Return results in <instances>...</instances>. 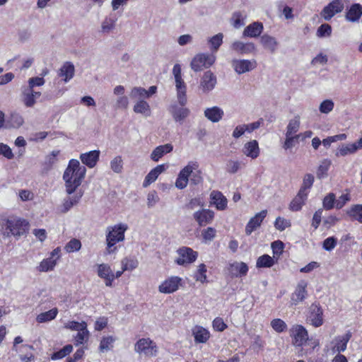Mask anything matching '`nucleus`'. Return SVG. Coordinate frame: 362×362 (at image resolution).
<instances>
[{
	"instance_id": "nucleus-1",
	"label": "nucleus",
	"mask_w": 362,
	"mask_h": 362,
	"mask_svg": "<svg viewBox=\"0 0 362 362\" xmlns=\"http://www.w3.org/2000/svg\"><path fill=\"white\" fill-rule=\"evenodd\" d=\"M86 173L85 166L81 165L78 160L71 159L64 171L63 179L65 182L66 192L72 194L81 185Z\"/></svg>"
},
{
	"instance_id": "nucleus-2",
	"label": "nucleus",
	"mask_w": 362,
	"mask_h": 362,
	"mask_svg": "<svg viewBox=\"0 0 362 362\" xmlns=\"http://www.w3.org/2000/svg\"><path fill=\"white\" fill-rule=\"evenodd\" d=\"M4 221V236L21 237L25 235L29 230V222L25 218L11 216Z\"/></svg>"
},
{
	"instance_id": "nucleus-3",
	"label": "nucleus",
	"mask_w": 362,
	"mask_h": 362,
	"mask_svg": "<svg viewBox=\"0 0 362 362\" xmlns=\"http://www.w3.org/2000/svg\"><path fill=\"white\" fill-rule=\"evenodd\" d=\"M128 226L125 223H119L114 226L107 228V233L106 235L107 252L111 254L114 252L116 247H114L117 243L124 240V233L127 230Z\"/></svg>"
},
{
	"instance_id": "nucleus-4",
	"label": "nucleus",
	"mask_w": 362,
	"mask_h": 362,
	"mask_svg": "<svg viewBox=\"0 0 362 362\" xmlns=\"http://www.w3.org/2000/svg\"><path fill=\"white\" fill-rule=\"evenodd\" d=\"M216 61L213 54H198L192 59L190 66L194 71H200L212 66Z\"/></svg>"
},
{
	"instance_id": "nucleus-5",
	"label": "nucleus",
	"mask_w": 362,
	"mask_h": 362,
	"mask_svg": "<svg viewBox=\"0 0 362 362\" xmlns=\"http://www.w3.org/2000/svg\"><path fill=\"white\" fill-rule=\"evenodd\" d=\"M134 351L140 355L151 357L156 355L157 346L149 338H142L134 344Z\"/></svg>"
},
{
	"instance_id": "nucleus-6",
	"label": "nucleus",
	"mask_w": 362,
	"mask_h": 362,
	"mask_svg": "<svg viewBox=\"0 0 362 362\" xmlns=\"http://www.w3.org/2000/svg\"><path fill=\"white\" fill-rule=\"evenodd\" d=\"M290 333L293 338V344L296 346H303L308 339V331L300 325H293L290 329Z\"/></svg>"
},
{
	"instance_id": "nucleus-7",
	"label": "nucleus",
	"mask_w": 362,
	"mask_h": 362,
	"mask_svg": "<svg viewBox=\"0 0 362 362\" xmlns=\"http://www.w3.org/2000/svg\"><path fill=\"white\" fill-rule=\"evenodd\" d=\"M178 257L175 262L178 265H185L194 262L198 256V253L192 248L182 247L177 250Z\"/></svg>"
},
{
	"instance_id": "nucleus-8",
	"label": "nucleus",
	"mask_w": 362,
	"mask_h": 362,
	"mask_svg": "<svg viewBox=\"0 0 362 362\" xmlns=\"http://www.w3.org/2000/svg\"><path fill=\"white\" fill-rule=\"evenodd\" d=\"M307 320L315 327L323 324V310L319 303H314L310 305Z\"/></svg>"
},
{
	"instance_id": "nucleus-9",
	"label": "nucleus",
	"mask_w": 362,
	"mask_h": 362,
	"mask_svg": "<svg viewBox=\"0 0 362 362\" xmlns=\"http://www.w3.org/2000/svg\"><path fill=\"white\" fill-rule=\"evenodd\" d=\"M232 67L238 74H243L249 72L257 67L255 60L247 59H233L231 62Z\"/></svg>"
},
{
	"instance_id": "nucleus-10",
	"label": "nucleus",
	"mask_w": 362,
	"mask_h": 362,
	"mask_svg": "<svg viewBox=\"0 0 362 362\" xmlns=\"http://www.w3.org/2000/svg\"><path fill=\"white\" fill-rule=\"evenodd\" d=\"M217 83V78L216 75L211 71L204 72L201 78L199 89L204 93H208L215 88Z\"/></svg>"
},
{
	"instance_id": "nucleus-11",
	"label": "nucleus",
	"mask_w": 362,
	"mask_h": 362,
	"mask_svg": "<svg viewBox=\"0 0 362 362\" xmlns=\"http://www.w3.org/2000/svg\"><path fill=\"white\" fill-rule=\"evenodd\" d=\"M344 9V3L341 0H333L321 11V16L326 21H329L335 14L341 12Z\"/></svg>"
},
{
	"instance_id": "nucleus-12",
	"label": "nucleus",
	"mask_w": 362,
	"mask_h": 362,
	"mask_svg": "<svg viewBox=\"0 0 362 362\" xmlns=\"http://www.w3.org/2000/svg\"><path fill=\"white\" fill-rule=\"evenodd\" d=\"M181 282V278L178 276H170L158 286V291L162 293H174L179 288Z\"/></svg>"
},
{
	"instance_id": "nucleus-13",
	"label": "nucleus",
	"mask_w": 362,
	"mask_h": 362,
	"mask_svg": "<svg viewBox=\"0 0 362 362\" xmlns=\"http://www.w3.org/2000/svg\"><path fill=\"white\" fill-rule=\"evenodd\" d=\"M193 217L200 226H204L212 222L214 212L210 209H201L194 213Z\"/></svg>"
},
{
	"instance_id": "nucleus-14",
	"label": "nucleus",
	"mask_w": 362,
	"mask_h": 362,
	"mask_svg": "<svg viewBox=\"0 0 362 362\" xmlns=\"http://www.w3.org/2000/svg\"><path fill=\"white\" fill-rule=\"evenodd\" d=\"M267 214V211L262 210L250 219L245 227V233L247 235H250L255 230L261 226Z\"/></svg>"
},
{
	"instance_id": "nucleus-15",
	"label": "nucleus",
	"mask_w": 362,
	"mask_h": 362,
	"mask_svg": "<svg viewBox=\"0 0 362 362\" xmlns=\"http://www.w3.org/2000/svg\"><path fill=\"white\" fill-rule=\"evenodd\" d=\"M98 275L101 279L105 280V285L107 286H112V281L115 279V274L107 264H98Z\"/></svg>"
},
{
	"instance_id": "nucleus-16",
	"label": "nucleus",
	"mask_w": 362,
	"mask_h": 362,
	"mask_svg": "<svg viewBox=\"0 0 362 362\" xmlns=\"http://www.w3.org/2000/svg\"><path fill=\"white\" fill-rule=\"evenodd\" d=\"M169 111L173 119L180 124L183 123V121L189 116L190 112L188 108L183 106L178 107L177 105H172L169 108Z\"/></svg>"
},
{
	"instance_id": "nucleus-17",
	"label": "nucleus",
	"mask_w": 362,
	"mask_h": 362,
	"mask_svg": "<svg viewBox=\"0 0 362 362\" xmlns=\"http://www.w3.org/2000/svg\"><path fill=\"white\" fill-rule=\"evenodd\" d=\"M210 204L214 205L218 210H224L227 207V199L219 191H212L210 194Z\"/></svg>"
},
{
	"instance_id": "nucleus-18",
	"label": "nucleus",
	"mask_w": 362,
	"mask_h": 362,
	"mask_svg": "<svg viewBox=\"0 0 362 362\" xmlns=\"http://www.w3.org/2000/svg\"><path fill=\"white\" fill-rule=\"evenodd\" d=\"M307 283L305 281H300L292 294L291 301L294 305L302 302L307 296Z\"/></svg>"
},
{
	"instance_id": "nucleus-19",
	"label": "nucleus",
	"mask_w": 362,
	"mask_h": 362,
	"mask_svg": "<svg viewBox=\"0 0 362 362\" xmlns=\"http://www.w3.org/2000/svg\"><path fill=\"white\" fill-rule=\"evenodd\" d=\"M76 193L71 196V194H69V197L64 199V202L62 206V212L66 213L69 211L74 205L77 204L80 199H81L83 192L81 190L75 192Z\"/></svg>"
},
{
	"instance_id": "nucleus-20",
	"label": "nucleus",
	"mask_w": 362,
	"mask_h": 362,
	"mask_svg": "<svg viewBox=\"0 0 362 362\" xmlns=\"http://www.w3.org/2000/svg\"><path fill=\"white\" fill-rule=\"evenodd\" d=\"M230 48L237 53L244 54L253 52L255 49V46L252 42L244 43L236 40L232 43Z\"/></svg>"
},
{
	"instance_id": "nucleus-21",
	"label": "nucleus",
	"mask_w": 362,
	"mask_h": 362,
	"mask_svg": "<svg viewBox=\"0 0 362 362\" xmlns=\"http://www.w3.org/2000/svg\"><path fill=\"white\" fill-rule=\"evenodd\" d=\"M74 64L70 62H66L59 69L58 76L62 78L64 83H67L74 77Z\"/></svg>"
},
{
	"instance_id": "nucleus-22",
	"label": "nucleus",
	"mask_w": 362,
	"mask_h": 362,
	"mask_svg": "<svg viewBox=\"0 0 362 362\" xmlns=\"http://www.w3.org/2000/svg\"><path fill=\"white\" fill-rule=\"evenodd\" d=\"M362 16V6L359 4H354L348 9L345 18L349 22H358Z\"/></svg>"
},
{
	"instance_id": "nucleus-23",
	"label": "nucleus",
	"mask_w": 362,
	"mask_h": 362,
	"mask_svg": "<svg viewBox=\"0 0 362 362\" xmlns=\"http://www.w3.org/2000/svg\"><path fill=\"white\" fill-rule=\"evenodd\" d=\"M99 156L100 151L94 150L81 154L80 158L84 165H87L88 168H93L96 165Z\"/></svg>"
},
{
	"instance_id": "nucleus-24",
	"label": "nucleus",
	"mask_w": 362,
	"mask_h": 362,
	"mask_svg": "<svg viewBox=\"0 0 362 362\" xmlns=\"http://www.w3.org/2000/svg\"><path fill=\"white\" fill-rule=\"evenodd\" d=\"M165 168L163 164L158 165L153 169H152L145 177L144 181L143 182V187H147L151 183L154 182L158 177L165 171Z\"/></svg>"
},
{
	"instance_id": "nucleus-25",
	"label": "nucleus",
	"mask_w": 362,
	"mask_h": 362,
	"mask_svg": "<svg viewBox=\"0 0 362 362\" xmlns=\"http://www.w3.org/2000/svg\"><path fill=\"white\" fill-rule=\"evenodd\" d=\"M263 28L262 23L254 22L245 28L243 35L244 37H257L262 33Z\"/></svg>"
},
{
	"instance_id": "nucleus-26",
	"label": "nucleus",
	"mask_w": 362,
	"mask_h": 362,
	"mask_svg": "<svg viewBox=\"0 0 362 362\" xmlns=\"http://www.w3.org/2000/svg\"><path fill=\"white\" fill-rule=\"evenodd\" d=\"M243 153L247 157L255 159L259 156V148L256 140H252L244 145Z\"/></svg>"
},
{
	"instance_id": "nucleus-27",
	"label": "nucleus",
	"mask_w": 362,
	"mask_h": 362,
	"mask_svg": "<svg viewBox=\"0 0 362 362\" xmlns=\"http://www.w3.org/2000/svg\"><path fill=\"white\" fill-rule=\"evenodd\" d=\"M21 98L26 107H33L36 103V100L33 98V90L25 86L21 87Z\"/></svg>"
},
{
	"instance_id": "nucleus-28",
	"label": "nucleus",
	"mask_w": 362,
	"mask_h": 362,
	"mask_svg": "<svg viewBox=\"0 0 362 362\" xmlns=\"http://www.w3.org/2000/svg\"><path fill=\"white\" fill-rule=\"evenodd\" d=\"M204 116L212 122H218L222 119L223 111L220 107L214 106L206 108L204 110Z\"/></svg>"
},
{
	"instance_id": "nucleus-29",
	"label": "nucleus",
	"mask_w": 362,
	"mask_h": 362,
	"mask_svg": "<svg viewBox=\"0 0 362 362\" xmlns=\"http://www.w3.org/2000/svg\"><path fill=\"white\" fill-rule=\"evenodd\" d=\"M192 334L196 343H205L210 337L209 331L201 326H195L192 329Z\"/></svg>"
},
{
	"instance_id": "nucleus-30",
	"label": "nucleus",
	"mask_w": 362,
	"mask_h": 362,
	"mask_svg": "<svg viewBox=\"0 0 362 362\" xmlns=\"http://www.w3.org/2000/svg\"><path fill=\"white\" fill-rule=\"evenodd\" d=\"M173 146L170 144L161 145L157 146L151 153V158L153 161H158L165 153H170L173 151Z\"/></svg>"
},
{
	"instance_id": "nucleus-31",
	"label": "nucleus",
	"mask_w": 362,
	"mask_h": 362,
	"mask_svg": "<svg viewBox=\"0 0 362 362\" xmlns=\"http://www.w3.org/2000/svg\"><path fill=\"white\" fill-rule=\"evenodd\" d=\"M308 197V193L298 192L297 195L291 201L289 209L293 211H298L301 209Z\"/></svg>"
},
{
	"instance_id": "nucleus-32",
	"label": "nucleus",
	"mask_w": 362,
	"mask_h": 362,
	"mask_svg": "<svg viewBox=\"0 0 362 362\" xmlns=\"http://www.w3.org/2000/svg\"><path fill=\"white\" fill-rule=\"evenodd\" d=\"M24 119L21 115L17 113L11 114V116L6 120L5 128L18 129L23 125Z\"/></svg>"
},
{
	"instance_id": "nucleus-33",
	"label": "nucleus",
	"mask_w": 362,
	"mask_h": 362,
	"mask_svg": "<svg viewBox=\"0 0 362 362\" xmlns=\"http://www.w3.org/2000/svg\"><path fill=\"white\" fill-rule=\"evenodd\" d=\"M260 42L263 47L269 50L272 53H274L276 51L278 42L274 37L269 35H263L261 37Z\"/></svg>"
},
{
	"instance_id": "nucleus-34",
	"label": "nucleus",
	"mask_w": 362,
	"mask_h": 362,
	"mask_svg": "<svg viewBox=\"0 0 362 362\" xmlns=\"http://www.w3.org/2000/svg\"><path fill=\"white\" fill-rule=\"evenodd\" d=\"M134 112L142 114L146 117L151 115V107L149 104L144 100H138L134 106Z\"/></svg>"
},
{
	"instance_id": "nucleus-35",
	"label": "nucleus",
	"mask_w": 362,
	"mask_h": 362,
	"mask_svg": "<svg viewBox=\"0 0 362 362\" xmlns=\"http://www.w3.org/2000/svg\"><path fill=\"white\" fill-rule=\"evenodd\" d=\"M346 214L354 221L362 223V204L352 205L347 211Z\"/></svg>"
},
{
	"instance_id": "nucleus-36",
	"label": "nucleus",
	"mask_w": 362,
	"mask_h": 362,
	"mask_svg": "<svg viewBox=\"0 0 362 362\" xmlns=\"http://www.w3.org/2000/svg\"><path fill=\"white\" fill-rule=\"evenodd\" d=\"M57 313L58 309L54 308L49 310V311L41 313L40 314H39L36 317V320L39 323L49 322L54 320L57 317Z\"/></svg>"
},
{
	"instance_id": "nucleus-37",
	"label": "nucleus",
	"mask_w": 362,
	"mask_h": 362,
	"mask_svg": "<svg viewBox=\"0 0 362 362\" xmlns=\"http://www.w3.org/2000/svg\"><path fill=\"white\" fill-rule=\"evenodd\" d=\"M300 116L296 115L293 119H290L286 127V136L293 135L297 133L300 129Z\"/></svg>"
},
{
	"instance_id": "nucleus-38",
	"label": "nucleus",
	"mask_w": 362,
	"mask_h": 362,
	"mask_svg": "<svg viewBox=\"0 0 362 362\" xmlns=\"http://www.w3.org/2000/svg\"><path fill=\"white\" fill-rule=\"evenodd\" d=\"M275 263L274 258L268 255H263L257 259L256 267L257 268H269Z\"/></svg>"
},
{
	"instance_id": "nucleus-39",
	"label": "nucleus",
	"mask_w": 362,
	"mask_h": 362,
	"mask_svg": "<svg viewBox=\"0 0 362 362\" xmlns=\"http://www.w3.org/2000/svg\"><path fill=\"white\" fill-rule=\"evenodd\" d=\"M198 168L197 162H189L179 173L178 176L185 180H189V176L192 173L194 170Z\"/></svg>"
},
{
	"instance_id": "nucleus-40",
	"label": "nucleus",
	"mask_w": 362,
	"mask_h": 362,
	"mask_svg": "<svg viewBox=\"0 0 362 362\" xmlns=\"http://www.w3.org/2000/svg\"><path fill=\"white\" fill-rule=\"evenodd\" d=\"M357 151V148L353 144H349L346 145H342L336 151V156H345L349 154L355 153Z\"/></svg>"
},
{
	"instance_id": "nucleus-41",
	"label": "nucleus",
	"mask_w": 362,
	"mask_h": 362,
	"mask_svg": "<svg viewBox=\"0 0 362 362\" xmlns=\"http://www.w3.org/2000/svg\"><path fill=\"white\" fill-rule=\"evenodd\" d=\"M130 97L132 99H136L138 100L148 98L147 90L141 87H134L132 89Z\"/></svg>"
},
{
	"instance_id": "nucleus-42",
	"label": "nucleus",
	"mask_w": 362,
	"mask_h": 362,
	"mask_svg": "<svg viewBox=\"0 0 362 362\" xmlns=\"http://www.w3.org/2000/svg\"><path fill=\"white\" fill-rule=\"evenodd\" d=\"M331 160L329 159H324L318 167L317 176L319 179H322L327 175V171L331 165Z\"/></svg>"
},
{
	"instance_id": "nucleus-43",
	"label": "nucleus",
	"mask_w": 362,
	"mask_h": 362,
	"mask_svg": "<svg viewBox=\"0 0 362 362\" xmlns=\"http://www.w3.org/2000/svg\"><path fill=\"white\" fill-rule=\"evenodd\" d=\"M223 35L221 33L215 35L209 40V43L211 45V49L213 52H217L220 46L223 43Z\"/></svg>"
},
{
	"instance_id": "nucleus-44",
	"label": "nucleus",
	"mask_w": 362,
	"mask_h": 362,
	"mask_svg": "<svg viewBox=\"0 0 362 362\" xmlns=\"http://www.w3.org/2000/svg\"><path fill=\"white\" fill-rule=\"evenodd\" d=\"M232 270L235 271V275L243 276H245L248 272V267L244 262H234L230 265Z\"/></svg>"
},
{
	"instance_id": "nucleus-45",
	"label": "nucleus",
	"mask_w": 362,
	"mask_h": 362,
	"mask_svg": "<svg viewBox=\"0 0 362 362\" xmlns=\"http://www.w3.org/2000/svg\"><path fill=\"white\" fill-rule=\"evenodd\" d=\"M116 20L111 17H105L101 24V32L108 33L115 28Z\"/></svg>"
},
{
	"instance_id": "nucleus-46",
	"label": "nucleus",
	"mask_w": 362,
	"mask_h": 362,
	"mask_svg": "<svg viewBox=\"0 0 362 362\" xmlns=\"http://www.w3.org/2000/svg\"><path fill=\"white\" fill-rule=\"evenodd\" d=\"M56 264V259H52V257L45 259L40 262L38 267V270L40 272H48L49 270H52Z\"/></svg>"
},
{
	"instance_id": "nucleus-47",
	"label": "nucleus",
	"mask_w": 362,
	"mask_h": 362,
	"mask_svg": "<svg viewBox=\"0 0 362 362\" xmlns=\"http://www.w3.org/2000/svg\"><path fill=\"white\" fill-rule=\"evenodd\" d=\"M81 247V243L80 240L72 238L70 240L64 247L66 252L71 253L78 251Z\"/></svg>"
},
{
	"instance_id": "nucleus-48",
	"label": "nucleus",
	"mask_w": 362,
	"mask_h": 362,
	"mask_svg": "<svg viewBox=\"0 0 362 362\" xmlns=\"http://www.w3.org/2000/svg\"><path fill=\"white\" fill-rule=\"evenodd\" d=\"M73 350V346L71 344H67L65 346H64L62 349H60L58 351L54 352L51 358L52 360H58L63 358L66 356L69 355Z\"/></svg>"
},
{
	"instance_id": "nucleus-49",
	"label": "nucleus",
	"mask_w": 362,
	"mask_h": 362,
	"mask_svg": "<svg viewBox=\"0 0 362 362\" xmlns=\"http://www.w3.org/2000/svg\"><path fill=\"white\" fill-rule=\"evenodd\" d=\"M313 182L314 176L310 173L305 174L303 177L302 186L299 191L303 193H308L307 190L313 186Z\"/></svg>"
},
{
	"instance_id": "nucleus-50",
	"label": "nucleus",
	"mask_w": 362,
	"mask_h": 362,
	"mask_svg": "<svg viewBox=\"0 0 362 362\" xmlns=\"http://www.w3.org/2000/svg\"><path fill=\"white\" fill-rule=\"evenodd\" d=\"M121 264H122V269H123V271H127V270L132 271V270L136 269L139 265V262L136 259H128V258H124L122 260Z\"/></svg>"
},
{
	"instance_id": "nucleus-51",
	"label": "nucleus",
	"mask_w": 362,
	"mask_h": 362,
	"mask_svg": "<svg viewBox=\"0 0 362 362\" xmlns=\"http://www.w3.org/2000/svg\"><path fill=\"white\" fill-rule=\"evenodd\" d=\"M300 139V135H289L286 136V140L283 144V148L285 150L292 148L296 143H298V140Z\"/></svg>"
},
{
	"instance_id": "nucleus-52",
	"label": "nucleus",
	"mask_w": 362,
	"mask_h": 362,
	"mask_svg": "<svg viewBox=\"0 0 362 362\" xmlns=\"http://www.w3.org/2000/svg\"><path fill=\"white\" fill-rule=\"evenodd\" d=\"M231 23L236 29L240 28L245 25L244 18L240 12H235L233 14Z\"/></svg>"
},
{
	"instance_id": "nucleus-53",
	"label": "nucleus",
	"mask_w": 362,
	"mask_h": 362,
	"mask_svg": "<svg viewBox=\"0 0 362 362\" xmlns=\"http://www.w3.org/2000/svg\"><path fill=\"white\" fill-rule=\"evenodd\" d=\"M332 34V27L329 24H322L317 30L316 35L318 37H329Z\"/></svg>"
},
{
	"instance_id": "nucleus-54",
	"label": "nucleus",
	"mask_w": 362,
	"mask_h": 362,
	"mask_svg": "<svg viewBox=\"0 0 362 362\" xmlns=\"http://www.w3.org/2000/svg\"><path fill=\"white\" fill-rule=\"evenodd\" d=\"M291 226V221L282 217H277L274 222V227L276 229L283 231L286 228H289Z\"/></svg>"
},
{
	"instance_id": "nucleus-55",
	"label": "nucleus",
	"mask_w": 362,
	"mask_h": 362,
	"mask_svg": "<svg viewBox=\"0 0 362 362\" xmlns=\"http://www.w3.org/2000/svg\"><path fill=\"white\" fill-rule=\"evenodd\" d=\"M271 247L273 251V257L278 259L284 251V244L281 240H276L272 243Z\"/></svg>"
},
{
	"instance_id": "nucleus-56",
	"label": "nucleus",
	"mask_w": 362,
	"mask_h": 362,
	"mask_svg": "<svg viewBox=\"0 0 362 362\" xmlns=\"http://www.w3.org/2000/svg\"><path fill=\"white\" fill-rule=\"evenodd\" d=\"M272 327L279 333L283 332L287 328V325L284 321L281 319H274L271 322Z\"/></svg>"
},
{
	"instance_id": "nucleus-57",
	"label": "nucleus",
	"mask_w": 362,
	"mask_h": 362,
	"mask_svg": "<svg viewBox=\"0 0 362 362\" xmlns=\"http://www.w3.org/2000/svg\"><path fill=\"white\" fill-rule=\"evenodd\" d=\"M114 341V339L112 337H103L100 341L99 349L100 351L104 352L105 351L110 350L111 347H112V344Z\"/></svg>"
},
{
	"instance_id": "nucleus-58",
	"label": "nucleus",
	"mask_w": 362,
	"mask_h": 362,
	"mask_svg": "<svg viewBox=\"0 0 362 362\" xmlns=\"http://www.w3.org/2000/svg\"><path fill=\"white\" fill-rule=\"evenodd\" d=\"M334 106V105L332 100H325L320 103L319 110L322 113L328 114L333 110Z\"/></svg>"
},
{
	"instance_id": "nucleus-59",
	"label": "nucleus",
	"mask_w": 362,
	"mask_h": 362,
	"mask_svg": "<svg viewBox=\"0 0 362 362\" xmlns=\"http://www.w3.org/2000/svg\"><path fill=\"white\" fill-rule=\"evenodd\" d=\"M111 169L116 173H119L122 170V159L121 156H116L110 162Z\"/></svg>"
},
{
	"instance_id": "nucleus-60",
	"label": "nucleus",
	"mask_w": 362,
	"mask_h": 362,
	"mask_svg": "<svg viewBox=\"0 0 362 362\" xmlns=\"http://www.w3.org/2000/svg\"><path fill=\"white\" fill-rule=\"evenodd\" d=\"M206 267L204 264H201L198 266L195 279L197 281L204 283L206 279Z\"/></svg>"
},
{
	"instance_id": "nucleus-61",
	"label": "nucleus",
	"mask_w": 362,
	"mask_h": 362,
	"mask_svg": "<svg viewBox=\"0 0 362 362\" xmlns=\"http://www.w3.org/2000/svg\"><path fill=\"white\" fill-rule=\"evenodd\" d=\"M337 244V239L334 237L326 238L322 243V247L327 251H332Z\"/></svg>"
},
{
	"instance_id": "nucleus-62",
	"label": "nucleus",
	"mask_w": 362,
	"mask_h": 362,
	"mask_svg": "<svg viewBox=\"0 0 362 362\" xmlns=\"http://www.w3.org/2000/svg\"><path fill=\"white\" fill-rule=\"evenodd\" d=\"M89 336V332L87 329V327L85 329H82L79 331L76 336L75 337L76 345L78 346L82 344L85 340H87Z\"/></svg>"
},
{
	"instance_id": "nucleus-63",
	"label": "nucleus",
	"mask_w": 362,
	"mask_h": 362,
	"mask_svg": "<svg viewBox=\"0 0 362 362\" xmlns=\"http://www.w3.org/2000/svg\"><path fill=\"white\" fill-rule=\"evenodd\" d=\"M351 334L349 333L346 334L345 336L342 337L341 339L339 340L336 345V349L338 352L344 351L346 349V345L350 339Z\"/></svg>"
},
{
	"instance_id": "nucleus-64",
	"label": "nucleus",
	"mask_w": 362,
	"mask_h": 362,
	"mask_svg": "<svg viewBox=\"0 0 362 362\" xmlns=\"http://www.w3.org/2000/svg\"><path fill=\"white\" fill-rule=\"evenodd\" d=\"M45 83V79L43 77H33L29 78L28 80V85L25 86V87L33 90L35 86H43Z\"/></svg>"
}]
</instances>
